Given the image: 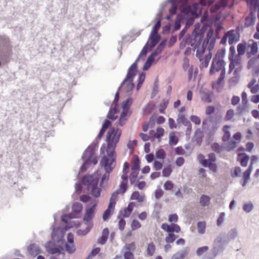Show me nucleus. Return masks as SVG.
<instances>
[{"label": "nucleus", "mask_w": 259, "mask_h": 259, "mask_svg": "<svg viewBox=\"0 0 259 259\" xmlns=\"http://www.w3.org/2000/svg\"><path fill=\"white\" fill-rule=\"evenodd\" d=\"M205 29L206 26L205 24H204L200 29V24L199 23L195 24L194 30L192 32L194 38L192 39L191 41V45L194 46L195 49L197 48L196 55L200 62V67L201 68L208 67L209 61L212 57V53L210 51L213 48L214 45V40L211 39L208 48L209 51L208 53L205 55H204V54L206 48L204 47V45H202L201 48H198L203 38Z\"/></svg>", "instance_id": "nucleus-1"}, {"label": "nucleus", "mask_w": 259, "mask_h": 259, "mask_svg": "<svg viewBox=\"0 0 259 259\" xmlns=\"http://www.w3.org/2000/svg\"><path fill=\"white\" fill-rule=\"evenodd\" d=\"M230 127L229 125H226L224 126L223 129L224 134L222 140L223 144H225L227 151H231L234 150L239 144L242 139V135L240 132L234 134L231 138L230 133L228 130Z\"/></svg>", "instance_id": "nucleus-2"}, {"label": "nucleus", "mask_w": 259, "mask_h": 259, "mask_svg": "<svg viewBox=\"0 0 259 259\" xmlns=\"http://www.w3.org/2000/svg\"><path fill=\"white\" fill-rule=\"evenodd\" d=\"M225 54L224 51L218 52L213 58L211 65L209 69V74L213 75L217 72L221 71L220 76L219 78L220 82L224 80L225 75V62L222 59Z\"/></svg>", "instance_id": "nucleus-3"}, {"label": "nucleus", "mask_w": 259, "mask_h": 259, "mask_svg": "<svg viewBox=\"0 0 259 259\" xmlns=\"http://www.w3.org/2000/svg\"><path fill=\"white\" fill-rule=\"evenodd\" d=\"M92 204L91 207L87 208L85 209V212L83 217V221L85 224L86 228L84 230H78V233L80 235H86L93 227L92 220L94 217L97 203L95 201L92 202Z\"/></svg>", "instance_id": "nucleus-4"}, {"label": "nucleus", "mask_w": 259, "mask_h": 259, "mask_svg": "<svg viewBox=\"0 0 259 259\" xmlns=\"http://www.w3.org/2000/svg\"><path fill=\"white\" fill-rule=\"evenodd\" d=\"M99 180L92 175H86L82 178V184L87 186L88 190L91 191V194L95 197L100 196L101 189L98 187Z\"/></svg>", "instance_id": "nucleus-5"}, {"label": "nucleus", "mask_w": 259, "mask_h": 259, "mask_svg": "<svg viewBox=\"0 0 259 259\" xmlns=\"http://www.w3.org/2000/svg\"><path fill=\"white\" fill-rule=\"evenodd\" d=\"M137 72V63H133L128 70V72L126 78L124 79L123 84L126 85V90L129 91L133 89L134 84L133 83L134 77L136 75Z\"/></svg>", "instance_id": "nucleus-6"}, {"label": "nucleus", "mask_w": 259, "mask_h": 259, "mask_svg": "<svg viewBox=\"0 0 259 259\" xmlns=\"http://www.w3.org/2000/svg\"><path fill=\"white\" fill-rule=\"evenodd\" d=\"M82 209V205L81 203L76 202L72 205V211L68 214H64L62 216V221L68 224L72 218H77Z\"/></svg>", "instance_id": "nucleus-7"}, {"label": "nucleus", "mask_w": 259, "mask_h": 259, "mask_svg": "<svg viewBox=\"0 0 259 259\" xmlns=\"http://www.w3.org/2000/svg\"><path fill=\"white\" fill-rule=\"evenodd\" d=\"M121 135V131L114 127H111L106 136L107 143L117 144Z\"/></svg>", "instance_id": "nucleus-8"}, {"label": "nucleus", "mask_w": 259, "mask_h": 259, "mask_svg": "<svg viewBox=\"0 0 259 259\" xmlns=\"http://www.w3.org/2000/svg\"><path fill=\"white\" fill-rule=\"evenodd\" d=\"M117 192H114L111 195L108 208L103 214L104 221L107 220L113 213L117 201Z\"/></svg>", "instance_id": "nucleus-9"}, {"label": "nucleus", "mask_w": 259, "mask_h": 259, "mask_svg": "<svg viewBox=\"0 0 259 259\" xmlns=\"http://www.w3.org/2000/svg\"><path fill=\"white\" fill-rule=\"evenodd\" d=\"M229 61V73L233 72L234 74H237L242 69V65L240 58H236V59L230 60Z\"/></svg>", "instance_id": "nucleus-10"}, {"label": "nucleus", "mask_w": 259, "mask_h": 259, "mask_svg": "<svg viewBox=\"0 0 259 259\" xmlns=\"http://www.w3.org/2000/svg\"><path fill=\"white\" fill-rule=\"evenodd\" d=\"M188 1L186 3H181L180 9L181 12L187 16H194L195 13V9H196L198 4L195 3L193 5V10L192 9L191 7L188 4Z\"/></svg>", "instance_id": "nucleus-11"}, {"label": "nucleus", "mask_w": 259, "mask_h": 259, "mask_svg": "<svg viewBox=\"0 0 259 259\" xmlns=\"http://www.w3.org/2000/svg\"><path fill=\"white\" fill-rule=\"evenodd\" d=\"M115 157L104 156L101 160L100 164L104 166L106 172L110 173L114 167L113 165Z\"/></svg>", "instance_id": "nucleus-12"}, {"label": "nucleus", "mask_w": 259, "mask_h": 259, "mask_svg": "<svg viewBox=\"0 0 259 259\" xmlns=\"http://www.w3.org/2000/svg\"><path fill=\"white\" fill-rule=\"evenodd\" d=\"M83 158L89 164H93L95 165L98 162L97 157L93 149H87L83 155Z\"/></svg>", "instance_id": "nucleus-13"}, {"label": "nucleus", "mask_w": 259, "mask_h": 259, "mask_svg": "<svg viewBox=\"0 0 259 259\" xmlns=\"http://www.w3.org/2000/svg\"><path fill=\"white\" fill-rule=\"evenodd\" d=\"M209 158L205 160L203 162V166L208 167L213 172L217 171V166L214 163L215 161V156L213 153H210L208 155Z\"/></svg>", "instance_id": "nucleus-14"}, {"label": "nucleus", "mask_w": 259, "mask_h": 259, "mask_svg": "<svg viewBox=\"0 0 259 259\" xmlns=\"http://www.w3.org/2000/svg\"><path fill=\"white\" fill-rule=\"evenodd\" d=\"M226 33L228 38L229 45L236 43L240 39V33L237 30L232 29L227 31Z\"/></svg>", "instance_id": "nucleus-15"}, {"label": "nucleus", "mask_w": 259, "mask_h": 259, "mask_svg": "<svg viewBox=\"0 0 259 259\" xmlns=\"http://www.w3.org/2000/svg\"><path fill=\"white\" fill-rule=\"evenodd\" d=\"M66 251L69 253H72L75 251L74 244V236L70 233L67 235V242L65 245Z\"/></svg>", "instance_id": "nucleus-16"}, {"label": "nucleus", "mask_w": 259, "mask_h": 259, "mask_svg": "<svg viewBox=\"0 0 259 259\" xmlns=\"http://www.w3.org/2000/svg\"><path fill=\"white\" fill-rule=\"evenodd\" d=\"M188 0H170L169 2L171 4V7L169 10V13L171 15L176 14L178 4L181 3H186Z\"/></svg>", "instance_id": "nucleus-17"}, {"label": "nucleus", "mask_w": 259, "mask_h": 259, "mask_svg": "<svg viewBox=\"0 0 259 259\" xmlns=\"http://www.w3.org/2000/svg\"><path fill=\"white\" fill-rule=\"evenodd\" d=\"M258 51L257 43L256 41L248 45V50L247 51V56L248 58L251 57L252 56L255 55Z\"/></svg>", "instance_id": "nucleus-18"}, {"label": "nucleus", "mask_w": 259, "mask_h": 259, "mask_svg": "<svg viewBox=\"0 0 259 259\" xmlns=\"http://www.w3.org/2000/svg\"><path fill=\"white\" fill-rule=\"evenodd\" d=\"M247 87L250 89L252 94H255L259 92V84L256 83V80L255 78L252 79L249 82Z\"/></svg>", "instance_id": "nucleus-19"}, {"label": "nucleus", "mask_w": 259, "mask_h": 259, "mask_svg": "<svg viewBox=\"0 0 259 259\" xmlns=\"http://www.w3.org/2000/svg\"><path fill=\"white\" fill-rule=\"evenodd\" d=\"M135 205V204L134 202H130L127 207L125 208L123 211L120 213V214L124 218L129 217L133 211Z\"/></svg>", "instance_id": "nucleus-20"}, {"label": "nucleus", "mask_w": 259, "mask_h": 259, "mask_svg": "<svg viewBox=\"0 0 259 259\" xmlns=\"http://www.w3.org/2000/svg\"><path fill=\"white\" fill-rule=\"evenodd\" d=\"M160 39V36L158 33H151L149 38V46L150 48L154 47L158 42Z\"/></svg>", "instance_id": "nucleus-21"}, {"label": "nucleus", "mask_w": 259, "mask_h": 259, "mask_svg": "<svg viewBox=\"0 0 259 259\" xmlns=\"http://www.w3.org/2000/svg\"><path fill=\"white\" fill-rule=\"evenodd\" d=\"M213 94L209 92L202 91L200 92V97L201 100L206 103L212 102Z\"/></svg>", "instance_id": "nucleus-22"}, {"label": "nucleus", "mask_w": 259, "mask_h": 259, "mask_svg": "<svg viewBox=\"0 0 259 259\" xmlns=\"http://www.w3.org/2000/svg\"><path fill=\"white\" fill-rule=\"evenodd\" d=\"M249 159V156L246 155L245 153H239L238 155L237 159L240 161L242 166L246 167L247 165Z\"/></svg>", "instance_id": "nucleus-23"}, {"label": "nucleus", "mask_w": 259, "mask_h": 259, "mask_svg": "<svg viewBox=\"0 0 259 259\" xmlns=\"http://www.w3.org/2000/svg\"><path fill=\"white\" fill-rule=\"evenodd\" d=\"M179 123H182L187 127L188 129L191 130L192 125L190 121L184 115H180L177 119Z\"/></svg>", "instance_id": "nucleus-24"}, {"label": "nucleus", "mask_w": 259, "mask_h": 259, "mask_svg": "<svg viewBox=\"0 0 259 259\" xmlns=\"http://www.w3.org/2000/svg\"><path fill=\"white\" fill-rule=\"evenodd\" d=\"M116 145V144L107 143L106 152L108 157H114Z\"/></svg>", "instance_id": "nucleus-25"}, {"label": "nucleus", "mask_w": 259, "mask_h": 259, "mask_svg": "<svg viewBox=\"0 0 259 259\" xmlns=\"http://www.w3.org/2000/svg\"><path fill=\"white\" fill-rule=\"evenodd\" d=\"M188 253V248H186L183 250L179 251L172 256L171 259H183Z\"/></svg>", "instance_id": "nucleus-26"}, {"label": "nucleus", "mask_w": 259, "mask_h": 259, "mask_svg": "<svg viewBox=\"0 0 259 259\" xmlns=\"http://www.w3.org/2000/svg\"><path fill=\"white\" fill-rule=\"evenodd\" d=\"M109 231L107 228L103 229L101 237L99 239L98 243L100 244H104L105 243L109 236Z\"/></svg>", "instance_id": "nucleus-27"}, {"label": "nucleus", "mask_w": 259, "mask_h": 259, "mask_svg": "<svg viewBox=\"0 0 259 259\" xmlns=\"http://www.w3.org/2000/svg\"><path fill=\"white\" fill-rule=\"evenodd\" d=\"M246 2L251 10L255 11L259 9V0H246Z\"/></svg>", "instance_id": "nucleus-28"}, {"label": "nucleus", "mask_w": 259, "mask_h": 259, "mask_svg": "<svg viewBox=\"0 0 259 259\" xmlns=\"http://www.w3.org/2000/svg\"><path fill=\"white\" fill-rule=\"evenodd\" d=\"M158 53L156 51L153 52L148 58L147 62L144 67V69H147L154 61L155 57L158 55Z\"/></svg>", "instance_id": "nucleus-29"}, {"label": "nucleus", "mask_w": 259, "mask_h": 259, "mask_svg": "<svg viewBox=\"0 0 259 259\" xmlns=\"http://www.w3.org/2000/svg\"><path fill=\"white\" fill-rule=\"evenodd\" d=\"M145 196L141 195L138 191H134L131 195V199L137 200L139 202H142L144 201Z\"/></svg>", "instance_id": "nucleus-30"}, {"label": "nucleus", "mask_w": 259, "mask_h": 259, "mask_svg": "<svg viewBox=\"0 0 259 259\" xmlns=\"http://www.w3.org/2000/svg\"><path fill=\"white\" fill-rule=\"evenodd\" d=\"M127 189V182L121 181L119 186V188L115 191L117 192V198L119 194H124Z\"/></svg>", "instance_id": "nucleus-31"}, {"label": "nucleus", "mask_w": 259, "mask_h": 259, "mask_svg": "<svg viewBox=\"0 0 259 259\" xmlns=\"http://www.w3.org/2000/svg\"><path fill=\"white\" fill-rule=\"evenodd\" d=\"M179 141L178 138L176 136L175 132H171L169 136V144L171 146L176 145Z\"/></svg>", "instance_id": "nucleus-32"}, {"label": "nucleus", "mask_w": 259, "mask_h": 259, "mask_svg": "<svg viewBox=\"0 0 259 259\" xmlns=\"http://www.w3.org/2000/svg\"><path fill=\"white\" fill-rule=\"evenodd\" d=\"M210 200V198L209 196L205 195H202L200 198L199 203L203 207L207 206L209 204Z\"/></svg>", "instance_id": "nucleus-33"}, {"label": "nucleus", "mask_w": 259, "mask_h": 259, "mask_svg": "<svg viewBox=\"0 0 259 259\" xmlns=\"http://www.w3.org/2000/svg\"><path fill=\"white\" fill-rule=\"evenodd\" d=\"M246 48V43H240L238 44L237 50L238 52V56H241L244 54Z\"/></svg>", "instance_id": "nucleus-34"}, {"label": "nucleus", "mask_w": 259, "mask_h": 259, "mask_svg": "<svg viewBox=\"0 0 259 259\" xmlns=\"http://www.w3.org/2000/svg\"><path fill=\"white\" fill-rule=\"evenodd\" d=\"M212 149L218 153H220L224 150L227 151V149L225 148V144H223V145H220L217 143H214L211 145Z\"/></svg>", "instance_id": "nucleus-35"}, {"label": "nucleus", "mask_w": 259, "mask_h": 259, "mask_svg": "<svg viewBox=\"0 0 259 259\" xmlns=\"http://www.w3.org/2000/svg\"><path fill=\"white\" fill-rule=\"evenodd\" d=\"M155 245L153 242H151L148 244L147 248V253L149 256H152L155 251Z\"/></svg>", "instance_id": "nucleus-36"}, {"label": "nucleus", "mask_w": 259, "mask_h": 259, "mask_svg": "<svg viewBox=\"0 0 259 259\" xmlns=\"http://www.w3.org/2000/svg\"><path fill=\"white\" fill-rule=\"evenodd\" d=\"M169 101L167 99H163L159 106V111L161 113H164L165 110L167 107Z\"/></svg>", "instance_id": "nucleus-37"}, {"label": "nucleus", "mask_w": 259, "mask_h": 259, "mask_svg": "<svg viewBox=\"0 0 259 259\" xmlns=\"http://www.w3.org/2000/svg\"><path fill=\"white\" fill-rule=\"evenodd\" d=\"M139 170H132L130 175V180L131 184H134L137 179Z\"/></svg>", "instance_id": "nucleus-38"}, {"label": "nucleus", "mask_w": 259, "mask_h": 259, "mask_svg": "<svg viewBox=\"0 0 259 259\" xmlns=\"http://www.w3.org/2000/svg\"><path fill=\"white\" fill-rule=\"evenodd\" d=\"M251 172H249L247 171H244L243 173L242 179L243 180V183H242V185L243 187L245 186L247 183L248 180L250 179V176Z\"/></svg>", "instance_id": "nucleus-39"}, {"label": "nucleus", "mask_w": 259, "mask_h": 259, "mask_svg": "<svg viewBox=\"0 0 259 259\" xmlns=\"http://www.w3.org/2000/svg\"><path fill=\"white\" fill-rule=\"evenodd\" d=\"M235 115L234 111L233 109H229L227 111L225 117V119L226 121L232 120L234 121V116Z\"/></svg>", "instance_id": "nucleus-40"}, {"label": "nucleus", "mask_w": 259, "mask_h": 259, "mask_svg": "<svg viewBox=\"0 0 259 259\" xmlns=\"http://www.w3.org/2000/svg\"><path fill=\"white\" fill-rule=\"evenodd\" d=\"M140 161L138 156H136L132 163V170H140Z\"/></svg>", "instance_id": "nucleus-41"}, {"label": "nucleus", "mask_w": 259, "mask_h": 259, "mask_svg": "<svg viewBox=\"0 0 259 259\" xmlns=\"http://www.w3.org/2000/svg\"><path fill=\"white\" fill-rule=\"evenodd\" d=\"M172 168L171 167V166L170 165H167V166H165L163 168L162 170V176L164 177H169L171 172H172Z\"/></svg>", "instance_id": "nucleus-42"}, {"label": "nucleus", "mask_w": 259, "mask_h": 259, "mask_svg": "<svg viewBox=\"0 0 259 259\" xmlns=\"http://www.w3.org/2000/svg\"><path fill=\"white\" fill-rule=\"evenodd\" d=\"M135 249V243L134 242L126 244L124 247V249L125 250V252H132L131 251H134Z\"/></svg>", "instance_id": "nucleus-43"}, {"label": "nucleus", "mask_w": 259, "mask_h": 259, "mask_svg": "<svg viewBox=\"0 0 259 259\" xmlns=\"http://www.w3.org/2000/svg\"><path fill=\"white\" fill-rule=\"evenodd\" d=\"M166 156L165 152L163 149H159L158 150L155 154L156 158L159 159L163 161Z\"/></svg>", "instance_id": "nucleus-44"}, {"label": "nucleus", "mask_w": 259, "mask_h": 259, "mask_svg": "<svg viewBox=\"0 0 259 259\" xmlns=\"http://www.w3.org/2000/svg\"><path fill=\"white\" fill-rule=\"evenodd\" d=\"M206 223L205 222H199L197 224L198 231L200 234H203L205 232Z\"/></svg>", "instance_id": "nucleus-45"}, {"label": "nucleus", "mask_w": 259, "mask_h": 259, "mask_svg": "<svg viewBox=\"0 0 259 259\" xmlns=\"http://www.w3.org/2000/svg\"><path fill=\"white\" fill-rule=\"evenodd\" d=\"M177 238V236L173 233H169L165 237V240L167 243H171Z\"/></svg>", "instance_id": "nucleus-46"}, {"label": "nucleus", "mask_w": 259, "mask_h": 259, "mask_svg": "<svg viewBox=\"0 0 259 259\" xmlns=\"http://www.w3.org/2000/svg\"><path fill=\"white\" fill-rule=\"evenodd\" d=\"M164 130L162 127H158L154 136L157 139H160L164 135Z\"/></svg>", "instance_id": "nucleus-47"}, {"label": "nucleus", "mask_w": 259, "mask_h": 259, "mask_svg": "<svg viewBox=\"0 0 259 259\" xmlns=\"http://www.w3.org/2000/svg\"><path fill=\"white\" fill-rule=\"evenodd\" d=\"M241 169L239 167H235L231 171V175L232 177H237L240 176Z\"/></svg>", "instance_id": "nucleus-48"}, {"label": "nucleus", "mask_w": 259, "mask_h": 259, "mask_svg": "<svg viewBox=\"0 0 259 259\" xmlns=\"http://www.w3.org/2000/svg\"><path fill=\"white\" fill-rule=\"evenodd\" d=\"M235 47L233 46L230 47L229 49V60L236 59V58H239V56H235Z\"/></svg>", "instance_id": "nucleus-49"}, {"label": "nucleus", "mask_w": 259, "mask_h": 259, "mask_svg": "<svg viewBox=\"0 0 259 259\" xmlns=\"http://www.w3.org/2000/svg\"><path fill=\"white\" fill-rule=\"evenodd\" d=\"M133 100L131 98H128L127 100L124 101L122 103V109H128L132 103Z\"/></svg>", "instance_id": "nucleus-50"}, {"label": "nucleus", "mask_w": 259, "mask_h": 259, "mask_svg": "<svg viewBox=\"0 0 259 259\" xmlns=\"http://www.w3.org/2000/svg\"><path fill=\"white\" fill-rule=\"evenodd\" d=\"M174 185L173 183L169 180L166 181L163 185L164 189L167 191L171 190L174 188Z\"/></svg>", "instance_id": "nucleus-51"}, {"label": "nucleus", "mask_w": 259, "mask_h": 259, "mask_svg": "<svg viewBox=\"0 0 259 259\" xmlns=\"http://www.w3.org/2000/svg\"><path fill=\"white\" fill-rule=\"evenodd\" d=\"M161 27V19H158L156 21V24L154 26L151 32L155 34L158 33V30Z\"/></svg>", "instance_id": "nucleus-52"}, {"label": "nucleus", "mask_w": 259, "mask_h": 259, "mask_svg": "<svg viewBox=\"0 0 259 259\" xmlns=\"http://www.w3.org/2000/svg\"><path fill=\"white\" fill-rule=\"evenodd\" d=\"M228 0H221L217 4H215V10H218L221 7H225L227 5Z\"/></svg>", "instance_id": "nucleus-53"}, {"label": "nucleus", "mask_w": 259, "mask_h": 259, "mask_svg": "<svg viewBox=\"0 0 259 259\" xmlns=\"http://www.w3.org/2000/svg\"><path fill=\"white\" fill-rule=\"evenodd\" d=\"M28 249L29 253L31 255H36L39 253V250L34 245H30Z\"/></svg>", "instance_id": "nucleus-54"}, {"label": "nucleus", "mask_w": 259, "mask_h": 259, "mask_svg": "<svg viewBox=\"0 0 259 259\" xmlns=\"http://www.w3.org/2000/svg\"><path fill=\"white\" fill-rule=\"evenodd\" d=\"M141 225L140 222L136 220L133 221L131 224V228L133 230H135L140 228Z\"/></svg>", "instance_id": "nucleus-55"}, {"label": "nucleus", "mask_w": 259, "mask_h": 259, "mask_svg": "<svg viewBox=\"0 0 259 259\" xmlns=\"http://www.w3.org/2000/svg\"><path fill=\"white\" fill-rule=\"evenodd\" d=\"M212 34H213V30L211 29H210L207 33L206 38L203 41L202 45H204V47H206V46L208 44L210 38L212 36Z\"/></svg>", "instance_id": "nucleus-56"}, {"label": "nucleus", "mask_w": 259, "mask_h": 259, "mask_svg": "<svg viewBox=\"0 0 259 259\" xmlns=\"http://www.w3.org/2000/svg\"><path fill=\"white\" fill-rule=\"evenodd\" d=\"M163 166L162 162L155 160L153 163V168L156 170H160Z\"/></svg>", "instance_id": "nucleus-57"}, {"label": "nucleus", "mask_w": 259, "mask_h": 259, "mask_svg": "<svg viewBox=\"0 0 259 259\" xmlns=\"http://www.w3.org/2000/svg\"><path fill=\"white\" fill-rule=\"evenodd\" d=\"M225 215V214L224 212H221L220 214L219 217L218 218L217 221V224L218 226H220L222 224V223H223V222L224 221Z\"/></svg>", "instance_id": "nucleus-58"}, {"label": "nucleus", "mask_w": 259, "mask_h": 259, "mask_svg": "<svg viewBox=\"0 0 259 259\" xmlns=\"http://www.w3.org/2000/svg\"><path fill=\"white\" fill-rule=\"evenodd\" d=\"M145 79V74L143 73L140 74L139 78V81L138 83L137 84V89L138 90L141 86L142 85V83H143Z\"/></svg>", "instance_id": "nucleus-59"}, {"label": "nucleus", "mask_w": 259, "mask_h": 259, "mask_svg": "<svg viewBox=\"0 0 259 259\" xmlns=\"http://www.w3.org/2000/svg\"><path fill=\"white\" fill-rule=\"evenodd\" d=\"M243 210L247 212H250L253 208V205L251 203H245L243 205Z\"/></svg>", "instance_id": "nucleus-60"}, {"label": "nucleus", "mask_w": 259, "mask_h": 259, "mask_svg": "<svg viewBox=\"0 0 259 259\" xmlns=\"http://www.w3.org/2000/svg\"><path fill=\"white\" fill-rule=\"evenodd\" d=\"M191 120L196 124H200L201 123V120L200 118L196 115H192L190 117Z\"/></svg>", "instance_id": "nucleus-61"}, {"label": "nucleus", "mask_w": 259, "mask_h": 259, "mask_svg": "<svg viewBox=\"0 0 259 259\" xmlns=\"http://www.w3.org/2000/svg\"><path fill=\"white\" fill-rule=\"evenodd\" d=\"M171 229L170 231V233L173 232H176V233H179L181 231L180 227L176 224H171Z\"/></svg>", "instance_id": "nucleus-62"}, {"label": "nucleus", "mask_w": 259, "mask_h": 259, "mask_svg": "<svg viewBox=\"0 0 259 259\" xmlns=\"http://www.w3.org/2000/svg\"><path fill=\"white\" fill-rule=\"evenodd\" d=\"M116 112V110L115 108L111 109L107 115V117L111 119H114L116 118L114 117V114Z\"/></svg>", "instance_id": "nucleus-63"}, {"label": "nucleus", "mask_w": 259, "mask_h": 259, "mask_svg": "<svg viewBox=\"0 0 259 259\" xmlns=\"http://www.w3.org/2000/svg\"><path fill=\"white\" fill-rule=\"evenodd\" d=\"M208 250V247L206 246L199 247L196 251L198 255H201L203 253L206 252Z\"/></svg>", "instance_id": "nucleus-64"}]
</instances>
